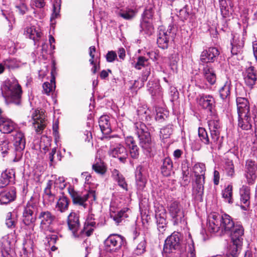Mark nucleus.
Wrapping results in <instances>:
<instances>
[{
    "label": "nucleus",
    "mask_w": 257,
    "mask_h": 257,
    "mask_svg": "<svg viewBox=\"0 0 257 257\" xmlns=\"http://www.w3.org/2000/svg\"><path fill=\"white\" fill-rule=\"evenodd\" d=\"M154 14V6L153 4H149L147 6L142 14V19L147 21H153V18Z\"/></svg>",
    "instance_id": "43"
},
{
    "label": "nucleus",
    "mask_w": 257,
    "mask_h": 257,
    "mask_svg": "<svg viewBox=\"0 0 257 257\" xmlns=\"http://www.w3.org/2000/svg\"><path fill=\"white\" fill-rule=\"evenodd\" d=\"M67 224L69 229L72 232L73 235L78 237L81 233H85L90 236L96 227V223L92 215H89L84 223L83 229L78 232L80 229V221L78 215L74 212H71L67 217Z\"/></svg>",
    "instance_id": "1"
},
{
    "label": "nucleus",
    "mask_w": 257,
    "mask_h": 257,
    "mask_svg": "<svg viewBox=\"0 0 257 257\" xmlns=\"http://www.w3.org/2000/svg\"><path fill=\"white\" fill-rule=\"evenodd\" d=\"M16 125L11 119L0 117V131L4 134H9L15 130Z\"/></svg>",
    "instance_id": "26"
},
{
    "label": "nucleus",
    "mask_w": 257,
    "mask_h": 257,
    "mask_svg": "<svg viewBox=\"0 0 257 257\" xmlns=\"http://www.w3.org/2000/svg\"><path fill=\"white\" fill-rule=\"evenodd\" d=\"M180 245V238L178 232H174L165 240L163 251L170 253L178 249Z\"/></svg>",
    "instance_id": "13"
},
{
    "label": "nucleus",
    "mask_w": 257,
    "mask_h": 257,
    "mask_svg": "<svg viewBox=\"0 0 257 257\" xmlns=\"http://www.w3.org/2000/svg\"><path fill=\"white\" fill-rule=\"evenodd\" d=\"M225 170L228 177H234L235 176L234 166L232 161H228L226 162Z\"/></svg>",
    "instance_id": "48"
},
{
    "label": "nucleus",
    "mask_w": 257,
    "mask_h": 257,
    "mask_svg": "<svg viewBox=\"0 0 257 257\" xmlns=\"http://www.w3.org/2000/svg\"><path fill=\"white\" fill-rule=\"evenodd\" d=\"M55 185L57 187L59 188L61 190H62L65 188L66 183L63 177H59L56 179Z\"/></svg>",
    "instance_id": "54"
},
{
    "label": "nucleus",
    "mask_w": 257,
    "mask_h": 257,
    "mask_svg": "<svg viewBox=\"0 0 257 257\" xmlns=\"http://www.w3.org/2000/svg\"><path fill=\"white\" fill-rule=\"evenodd\" d=\"M53 72H55V68L54 67L51 70L52 78L50 82H45L43 85L44 92L48 95H49L50 92L53 91L55 88V78L53 75Z\"/></svg>",
    "instance_id": "37"
},
{
    "label": "nucleus",
    "mask_w": 257,
    "mask_h": 257,
    "mask_svg": "<svg viewBox=\"0 0 257 257\" xmlns=\"http://www.w3.org/2000/svg\"><path fill=\"white\" fill-rule=\"evenodd\" d=\"M140 32H144L148 35H151L154 32L152 21L142 19L140 23Z\"/></svg>",
    "instance_id": "35"
},
{
    "label": "nucleus",
    "mask_w": 257,
    "mask_h": 257,
    "mask_svg": "<svg viewBox=\"0 0 257 257\" xmlns=\"http://www.w3.org/2000/svg\"><path fill=\"white\" fill-rule=\"evenodd\" d=\"M117 57L116 53L113 51H109L106 55V59L107 62H112Z\"/></svg>",
    "instance_id": "57"
},
{
    "label": "nucleus",
    "mask_w": 257,
    "mask_h": 257,
    "mask_svg": "<svg viewBox=\"0 0 257 257\" xmlns=\"http://www.w3.org/2000/svg\"><path fill=\"white\" fill-rule=\"evenodd\" d=\"M109 120V116L107 115H103L99 118V125L104 135H108L111 131Z\"/></svg>",
    "instance_id": "33"
},
{
    "label": "nucleus",
    "mask_w": 257,
    "mask_h": 257,
    "mask_svg": "<svg viewBox=\"0 0 257 257\" xmlns=\"http://www.w3.org/2000/svg\"><path fill=\"white\" fill-rule=\"evenodd\" d=\"M171 220L174 225H178L184 221L185 213L181 204L177 201L171 202L168 207Z\"/></svg>",
    "instance_id": "8"
},
{
    "label": "nucleus",
    "mask_w": 257,
    "mask_h": 257,
    "mask_svg": "<svg viewBox=\"0 0 257 257\" xmlns=\"http://www.w3.org/2000/svg\"><path fill=\"white\" fill-rule=\"evenodd\" d=\"M125 144L128 148H130L136 144L134 138L131 136L127 137L125 138Z\"/></svg>",
    "instance_id": "60"
},
{
    "label": "nucleus",
    "mask_w": 257,
    "mask_h": 257,
    "mask_svg": "<svg viewBox=\"0 0 257 257\" xmlns=\"http://www.w3.org/2000/svg\"><path fill=\"white\" fill-rule=\"evenodd\" d=\"M17 222V214L16 212H8L6 216V224L9 228H13Z\"/></svg>",
    "instance_id": "40"
},
{
    "label": "nucleus",
    "mask_w": 257,
    "mask_h": 257,
    "mask_svg": "<svg viewBox=\"0 0 257 257\" xmlns=\"http://www.w3.org/2000/svg\"><path fill=\"white\" fill-rule=\"evenodd\" d=\"M202 71L205 80L210 85L215 84L216 81V76L213 68L207 65L203 67Z\"/></svg>",
    "instance_id": "30"
},
{
    "label": "nucleus",
    "mask_w": 257,
    "mask_h": 257,
    "mask_svg": "<svg viewBox=\"0 0 257 257\" xmlns=\"http://www.w3.org/2000/svg\"><path fill=\"white\" fill-rule=\"evenodd\" d=\"M219 173L217 171L215 170L213 173V182L215 185H217L218 184L219 182Z\"/></svg>",
    "instance_id": "63"
},
{
    "label": "nucleus",
    "mask_w": 257,
    "mask_h": 257,
    "mask_svg": "<svg viewBox=\"0 0 257 257\" xmlns=\"http://www.w3.org/2000/svg\"><path fill=\"white\" fill-rule=\"evenodd\" d=\"M172 133L171 128L169 126H166L161 129L160 135L163 139H167L169 137Z\"/></svg>",
    "instance_id": "53"
},
{
    "label": "nucleus",
    "mask_w": 257,
    "mask_h": 257,
    "mask_svg": "<svg viewBox=\"0 0 257 257\" xmlns=\"http://www.w3.org/2000/svg\"><path fill=\"white\" fill-rule=\"evenodd\" d=\"M236 104L238 115L252 114L250 110L249 101L246 98L237 97Z\"/></svg>",
    "instance_id": "23"
},
{
    "label": "nucleus",
    "mask_w": 257,
    "mask_h": 257,
    "mask_svg": "<svg viewBox=\"0 0 257 257\" xmlns=\"http://www.w3.org/2000/svg\"><path fill=\"white\" fill-rule=\"evenodd\" d=\"M16 145L19 146L20 149H23L25 147V139L24 134L22 132H17L15 135Z\"/></svg>",
    "instance_id": "46"
},
{
    "label": "nucleus",
    "mask_w": 257,
    "mask_h": 257,
    "mask_svg": "<svg viewBox=\"0 0 257 257\" xmlns=\"http://www.w3.org/2000/svg\"><path fill=\"white\" fill-rule=\"evenodd\" d=\"M33 126L37 134H40L46 126L45 114L42 111L35 110L32 114Z\"/></svg>",
    "instance_id": "12"
},
{
    "label": "nucleus",
    "mask_w": 257,
    "mask_h": 257,
    "mask_svg": "<svg viewBox=\"0 0 257 257\" xmlns=\"http://www.w3.org/2000/svg\"><path fill=\"white\" fill-rule=\"evenodd\" d=\"M179 16L182 20H186L189 17V13L186 9L184 8L179 11Z\"/></svg>",
    "instance_id": "59"
},
{
    "label": "nucleus",
    "mask_w": 257,
    "mask_h": 257,
    "mask_svg": "<svg viewBox=\"0 0 257 257\" xmlns=\"http://www.w3.org/2000/svg\"><path fill=\"white\" fill-rule=\"evenodd\" d=\"M143 167L139 166L136 169V183L137 188L139 190H143L147 182V179L143 175Z\"/></svg>",
    "instance_id": "29"
},
{
    "label": "nucleus",
    "mask_w": 257,
    "mask_h": 257,
    "mask_svg": "<svg viewBox=\"0 0 257 257\" xmlns=\"http://www.w3.org/2000/svg\"><path fill=\"white\" fill-rule=\"evenodd\" d=\"M232 186L228 185L222 191V195L226 202L229 203H232Z\"/></svg>",
    "instance_id": "44"
},
{
    "label": "nucleus",
    "mask_w": 257,
    "mask_h": 257,
    "mask_svg": "<svg viewBox=\"0 0 257 257\" xmlns=\"http://www.w3.org/2000/svg\"><path fill=\"white\" fill-rule=\"evenodd\" d=\"M240 195V201L245 205L242 208L246 210L245 206H248L249 204L250 198V189L245 185H242L239 190Z\"/></svg>",
    "instance_id": "32"
},
{
    "label": "nucleus",
    "mask_w": 257,
    "mask_h": 257,
    "mask_svg": "<svg viewBox=\"0 0 257 257\" xmlns=\"http://www.w3.org/2000/svg\"><path fill=\"white\" fill-rule=\"evenodd\" d=\"M198 136L202 142L206 145H209L210 148L213 149L215 148H219V143L217 141H215L214 143H212V136L209 137L206 131L203 127H199L198 128Z\"/></svg>",
    "instance_id": "27"
},
{
    "label": "nucleus",
    "mask_w": 257,
    "mask_h": 257,
    "mask_svg": "<svg viewBox=\"0 0 257 257\" xmlns=\"http://www.w3.org/2000/svg\"><path fill=\"white\" fill-rule=\"evenodd\" d=\"M137 133L139 138V144L141 147L147 152H150L154 146L150 133L148 131L147 126L142 122H138L135 124Z\"/></svg>",
    "instance_id": "5"
},
{
    "label": "nucleus",
    "mask_w": 257,
    "mask_h": 257,
    "mask_svg": "<svg viewBox=\"0 0 257 257\" xmlns=\"http://www.w3.org/2000/svg\"><path fill=\"white\" fill-rule=\"evenodd\" d=\"M83 139L86 142H90L92 139L91 133L89 131H85L84 133Z\"/></svg>",
    "instance_id": "62"
},
{
    "label": "nucleus",
    "mask_w": 257,
    "mask_h": 257,
    "mask_svg": "<svg viewBox=\"0 0 257 257\" xmlns=\"http://www.w3.org/2000/svg\"><path fill=\"white\" fill-rule=\"evenodd\" d=\"M93 170L97 173L100 174H104L106 172V169L103 164L100 161L97 162L92 165Z\"/></svg>",
    "instance_id": "50"
},
{
    "label": "nucleus",
    "mask_w": 257,
    "mask_h": 257,
    "mask_svg": "<svg viewBox=\"0 0 257 257\" xmlns=\"http://www.w3.org/2000/svg\"><path fill=\"white\" fill-rule=\"evenodd\" d=\"M15 171L14 169H7L4 171L0 177V189L8 185L11 183H14Z\"/></svg>",
    "instance_id": "20"
},
{
    "label": "nucleus",
    "mask_w": 257,
    "mask_h": 257,
    "mask_svg": "<svg viewBox=\"0 0 257 257\" xmlns=\"http://www.w3.org/2000/svg\"><path fill=\"white\" fill-rule=\"evenodd\" d=\"M44 0H33L31 1V5L32 7L37 8H43L45 6Z\"/></svg>",
    "instance_id": "58"
},
{
    "label": "nucleus",
    "mask_w": 257,
    "mask_h": 257,
    "mask_svg": "<svg viewBox=\"0 0 257 257\" xmlns=\"http://www.w3.org/2000/svg\"><path fill=\"white\" fill-rule=\"evenodd\" d=\"M35 205L31 202H28L25 206L23 213V221L26 225L35 222L36 218L34 216Z\"/></svg>",
    "instance_id": "18"
},
{
    "label": "nucleus",
    "mask_w": 257,
    "mask_h": 257,
    "mask_svg": "<svg viewBox=\"0 0 257 257\" xmlns=\"http://www.w3.org/2000/svg\"><path fill=\"white\" fill-rule=\"evenodd\" d=\"M146 242L145 239L143 238L140 242L137 244L136 248L135 249L133 254L134 256L141 255L146 251Z\"/></svg>",
    "instance_id": "45"
},
{
    "label": "nucleus",
    "mask_w": 257,
    "mask_h": 257,
    "mask_svg": "<svg viewBox=\"0 0 257 257\" xmlns=\"http://www.w3.org/2000/svg\"><path fill=\"white\" fill-rule=\"evenodd\" d=\"M231 82L230 80L226 81L224 85L220 88L219 92L220 97L223 100L229 98Z\"/></svg>",
    "instance_id": "38"
},
{
    "label": "nucleus",
    "mask_w": 257,
    "mask_h": 257,
    "mask_svg": "<svg viewBox=\"0 0 257 257\" xmlns=\"http://www.w3.org/2000/svg\"><path fill=\"white\" fill-rule=\"evenodd\" d=\"M172 28L173 27L171 26H169L167 30L162 27L159 28L157 44L160 48L163 49L168 48L169 40L173 38L175 34V33L172 31Z\"/></svg>",
    "instance_id": "9"
},
{
    "label": "nucleus",
    "mask_w": 257,
    "mask_h": 257,
    "mask_svg": "<svg viewBox=\"0 0 257 257\" xmlns=\"http://www.w3.org/2000/svg\"><path fill=\"white\" fill-rule=\"evenodd\" d=\"M234 225V222L229 215L226 214L221 215L215 213L209 216L207 225L210 232H217L221 230V233L230 231Z\"/></svg>",
    "instance_id": "2"
},
{
    "label": "nucleus",
    "mask_w": 257,
    "mask_h": 257,
    "mask_svg": "<svg viewBox=\"0 0 257 257\" xmlns=\"http://www.w3.org/2000/svg\"><path fill=\"white\" fill-rule=\"evenodd\" d=\"M109 154L113 157L118 158L122 162L125 161L128 156L125 148L119 144L111 146L109 151Z\"/></svg>",
    "instance_id": "17"
},
{
    "label": "nucleus",
    "mask_w": 257,
    "mask_h": 257,
    "mask_svg": "<svg viewBox=\"0 0 257 257\" xmlns=\"http://www.w3.org/2000/svg\"><path fill=\"white\" fill-rule=\"evenodd\" d=\"M233 227V231L231 234V240L236 246H240L243 240L244 229L241 225H235Z\"/></svg>",
    "instance_id": "22"
},
{
    "label": "nucleus",
    "mask_w": 257,
    "mask_h": 257,
    "mask_svg": "<svg viewBox=\"0 0 257 257\" xmlns=\"http://www.w3.org/2000/svg\"><path fill=\"white\" fill-rule=\"evenodd\" d=\"M53 181L49 180L46 186L44 189L43 198L45 201H48V203L51 204L53 203L55 199V195L54 192L51 190V188L53 185Z\"/></svg>",
    "instance_id": "31"
},
{
    "label": "nucleus",
    "mask_w": 257,
    "mask_h": 257,
    "mask_svg": "<svg viewBox=\"0 0 257 257\" xmlns=\"http://www.w3.org/2000/svg\"><path fill=\"white\" fill-rule=\"evenodd\" d=\"M124 243V237L116 234H110L104 241L105 249L108 251L119 249Z\"/></svg>",
    "instance_id": "10"
},
{
    "label": "nucleus",
    "mask_w": 257,
    "mask_h": 257,
    "mask_svg": "<svg viewBox=\"0 0 257 257\" xmlns=\"http://www.w3.org/2000/svg\"><path fill=\"white\" fill-rule=\"evenodd\" d=\"M25 34L27 37L34 41L41 37V32L39 30H37L34 26L27 28Z\"/></svg>",
    "instance_id": "41"
},
{
    "label": "nucleus",
    "mask_w": 257,
    "mask_h": 257,
    "mask_svg": "<svg viewBox=\"0 0 257 257\" xmlns=\"http://www.w3.org/2000/svg\"><path fill=\"white\" fill-rule=\"evenodd\" d=\"M243 77L245 84L249 87L252 88L257 80V73L254 67L250 66L247 68L244 73Z\"/></svg>",
    "instance_id": "21"
},
{
    "label": "nucleus",
    "mask_w": 257,
    "mask_h": 257,
    "mask_svg": "<svg viewBox=\"0 0 257 257\" xmlns=\"http://www.w3.org/2000/svg\"><path fill=\"white\" fill-rule=\"evenodd\" d=\"M56 152V149L55 148H53L51 152L49 153V159L50 160V161L51 162L50 165H52V163L53 162L54 160V155L55 154Z\"/></svg>",
    "instance_id": "64"
},
{
    "label": "nucleus",
    "mask_w": 257,
    "mask_h": 257,
    "mask_svg": "<svg viewBox=\"0 0 257 257\" xmlns=\"http://www.w3.org/2000/svg\"><path fill=\"white\" fill-rule=\"evenodd\" d=\"M16 198L15 188H11L0 192V204H7L13 201Z\"/></svg>",
    "instance_id": "24"
},
{
    "label": "nucleus",
    "mask_w": 257,
    "mask_h": 257,
    "mask_svg": "<svg viewBox=\"0 0 257 257\" xmlns=\"http://www.w3.org/2000/svg\"><path fill=\"white\" fill-rule=\"evenodd\" d=\"M219 6L221 15L223 17H228L232 15L233 5L231 0H220Z\"/></svg>",
    "instance_id": "28"
},
{
    "label": "nucleus",
    "mask_w": 257,
    "mask_h": 257,
    "mask_svg": "<svg viewBox=\"0 0 257 257\" xmlns=\"http://www.w3.org/2000/svg\"><path fill=\"white\" fill-rule=\"evenodd\" d=\"M197 101L200 106L210 111L215 104L214 99L210 95H200L197 97Z\"/></svg>",
    "instance_id": "19"
},
{
    "label": "nucleus",
    "mask_w": 257,
    "mask_h": 257,
    "mask_svg": "<svg viewBox=\"0 0 257 257\" xmlns=\"http://www.w3.org/2000/svg\"><path fill=\"white\" fill-rule=\"evenodd\" d=\"M38 219L40 221L39 228L44 233L53 231L52 226L55 223L56 217L52 212L48 210H42L38 214Z\"/></svg>",
    "instance_id": "7"
},
{
    "label": "nucleus",
    "mask_w": 257,
    "mask_h": 257,
    "mask_svg": "<svg viewBox=\"0 0 257 257\" xmlns=\"http://www.w3.org/2000/svg\"><path fill=\"white\" fill-rule=\"evenodd\" d=\"M69 203L68 198L63 196L59 198L56 207L58 211L64 212L68 210Z\"/></svg>",
    "instance_id": "42"
},
{
    "label": "nucleus",
    "mask_w": 257,
    "mask_h": 257,
    "mask_svg": "<svg viewBox=\"0 0 257 257\" xmlns=\"http://www.w3.org/2000/svg\"><path fill=\"white\" fill-rule=\"evenodd\" d=\"M68 193L72 199L74 204L79 205L86 208L87 204L86 201L90 199L91 201L96 199L95 192L93 190L85 191L84 192L77 191L73 188H68Z\"/></svg>",
    "instance_id": "6"
},
{
    "label": "nucleus",
    "mask_w": 257,
    "mask_h": 257,
    "mask_svg": "<svg viewBox=\"0 0 257 257\" xmlns=\"http://www.w3.org/2000/svg\"><path fill=\"white\" fill-rule=\"evenodd\" d=\"M149 60L144 56H140L137 58V61L134 64V67L140 70L142 67H145L149 65Z\"/></svg>",
    "instance_id": "47"
},
{
    "label": "nucleus",
    "mask_w": 257,
    "mask_h": 257,
    "mask_svg": "<svg viewBox=\"0 0 257 257\" xmlns=\"http://www.w3.org/2000/svg\"><path fill=\"white\" fill-rule=\"evenodd\" d=\"M2 94L8 102L19 105L21 102L22 90L16 80H8L3 82L1 86Z\"/></svg>",
    "instance_id": "3"
},
{
    "label": "nucleus",
    "mask_w": 257,
    "mask_h": 257,
    "mask_svg": "<svg viewBox=\"0 0 257 257\" xmlns=\"http://www.w3.org/2000/svg\"><path fill=\"white\" fill-rule=\"evenodd\" d=\"M118 15L124 19L131 20L135 17V12L133 10L128 9V10L120 12Z\"/></svg>",
    "instance_id": "51"
},
{
    "label": "nucleus",
    "mask_w": 257,
    "mask_h": 257,
    "mask_svg": "<svg viewBox=\"0 0 257 257\" xmlns=\"http://www.w3.org/2000/svg\"><path fill=\"white\" fill-rule=\"evenodd\" d=\"M9 142L7 140L3 141L0 143V151L3 154H6L8 153L9 150Z\"/></svg>",
    "instance_id": "55"
},
{
    "label": "nucleus",
    "mask_w": 257,
    "mask_h": 257,
    "mask_svg": "<svg viewBox=\"0 0 257 257\" xmlns=\"http://www.w3.org/2000/svg\"><path fill=\"white\" fill-rule=\"evenodd\" d=\"M128 211L127 208H124L116 213H111L110 216L117 224H118L122 220L128 217L126 212Z\"/></svg>",
    "instance_id": "39"
},
{
    "label": "nucleus",
    "mask_w": 257,
    "mask_h": 257,
    "mask_svg": "<svg viewBox=\"0 0 257 257\" xmlns=\"http://www.w3.org/2000/svg\"><path fill=\"white\" fill-rule=\"evenodd\" d=\"M112 177L113 179L117 182L118 185L125 191L127 190V184L125 178L122 174L116 169H113L112 171Z\"/></svg>",
    "instance_id": "34"
},
{
    "label": "nucleus",
    "mask_w": 257,
    "mask_h": 257,
    "mask_svg": "<svg viewBox=\"0 0 257 257\" xmlns=\"http://www.w3.org/2000/svg\"><path fill=\"white\" fill-rule=\"evenodd\" d=\"M208 123L210 136H212V143L217 141L219 143V148H220L223 141V137L220 136V131L219 121L217 120L210 119L208 121Z\"/></svg>",
    "instance_id": "14"
},
{
    "label": "nucleus",
    "mask_w": 257,
    "mask_h": 257,
    "mask_svg": "<svg viewBox=\"0 0 257 257\" xmlns=\"http://www.w3.org/2000/svg\"><path fill=\"white\" fill-rule=\"evenodd\" d=\"M5 66L9 69H13L19 66V63L15 58H8L3 61Z\"/></svg>",
    "instance_id": "49"
},
{
    "label": "nucleus",
    "mask_w": 257,
    "mask_h": 257,
    "mask_svg": "<svg viewBox=\"0 0 257 257\" xmlns=\"http://www.w3.org/2000/svg\"><path fill=\"white\" fill-rule=\"evenodd\" d=\"M219 55V52L217 48L210 47L201 53L200 60L202 64L213 62Z\"/></svg>",
    "instance_id": "16"
},
{
    "label": "nucleus",
    "mask_w": 257,
    "mask_h": 257,
    "mask_svg": "<svg viewBox=\"0 0 257 257\" xmlns=\"http://www.w3.org/2000/svg\"><path fill=\"white\" fill-rule=\"evenodd\" d=\"M244 34L235 33L233 35L232 40L231 42L232 46L231 52L232 55H237L242 52L244 46Z\"/></svg>",
    "instance_id": "15"
},
{
    "label": "nucleus",
    "mask_w": 257,
    "mask_h": 257,
    "mask_svg": "<svg viewBox=\"0 0 257 257\" xmlns=\"http://www.w3.org/2000/svg\"><path fill=\"white\" fill-rule=\"evenodd\" d=\"M158 222V228L160 231L165 230V228L166 227V220L163 217H160L159 219L157 220Z\"/></svg>",
    "instance_id": "56"
},
{
    "label": "nucleus",
    "mask_w": 257,
    "mask_h": 257,
    "mask_svg": "<svg viewBox=\"0 0 257 257\" xmlns=\"http://www.w3.org/2000/svg\"><path fill=\"white\" fill-rule=\"evenodd\" d=\"M238 125L242 130H249L252 127L253 119L254 118L253 114H240L238 115Z\"/></svg>",
    "instance_id": "25"
},
{
    "label": "nucleus",
    "mask_w": 257,
    "mask_h": 257,
    "mask_svg": "<svg viewBox=\"0 0 257 257\" xmlns=\"http://www.w3.org/2000/svg\"><path fill=\"white\" fill-rule=\"evenodd\" d=\"M257 165L252 160L248 159L245 162L244 176L246 182L249 185L254 184L256 178Z\"/></svg>",
    "instance_id": "11"
},
{
    "label": "nucleus",
    "mask_w": 257,
    "mask_h": 257,
    "mask_svg": "<svg viewBox=\"0 0 257 257\" xmlns=\"http://www.w3.org/2000/svg\"><path fill=\"white\" fill-rule=\"evenodd\" d=\"M173 168V163L171 159L166 158L164 159L161 167V172L164 176H169L171 175Z\"/></svg>",
    "instance_id": "36"
},
{
    "label": "nucleus",
    "mask_w": 257,
    "mask_h": 257,
    "mask_svg": "<svg viewBox=\"0 0 257 257\" xmlns=\"http://www.w3.org/2000/svg\"><path fill=\"white\" fill-rule=\"evenodd\" d=\"M130 154L131 157L133 159H137L139 156V149L136 144L130 148Z\"/></svg>",
    "instance_id": "52"
},
{
    "label": "nucleus",
    "mask_w": 257,
    "mask_h": 257,
    "mask_svg": "<svg viewBox=\"0 0 257 257\" xmlns=\"http://www.w3.org/2000/svg\"><path fill=\"white\" fill-rule=\"evenodd\" d=\"M61 3V0H55L53 5V10L56 15L57 14V13L58 12L60 9Z\"/></svg>",
    "instance_id": "61"
},
{
    "label": "nucleus",
    "mask_w": 257,
    "mask_h": 257,
    "mask_svg": "<svg viewBox=\"0 0 257 257\" xmlns=\"http://www.w3.org/2000/svg\"><path fill=\"white\" fill-rule=\"evenodd\" d=\"M193 172L196 177L195 184L193 189V194L196 199L202 198L204 191L205 182V166L202 163H197L193 168Z\"/></svg>",
    "instance_id": "4"
}]
</instances>
